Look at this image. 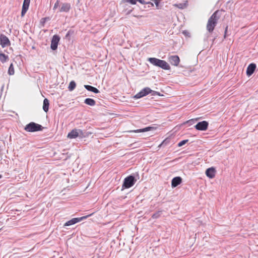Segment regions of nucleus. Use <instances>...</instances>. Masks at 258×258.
Masks as SVG:
<instances>
[{
  "instance_id": "nucleus-1",
  "label": "nucleus",
  "mask_w": 258,
  "mask_h": 258,
  "mask_svg": "<svg viewBox=\"0 0 258 258\" xmlns=\"http://www.w3.org/2000/svg\"><path fill=\"white\" fill-rule=\"evenodd\" d=\"M218 14V11H215L208 20L206 28L207 31L210 33L213 32L215 27L218 23V21L219 19Z\"/></svg>"
},
{
  "instance_id": "nucleus-2",
  "label": "nucleus",
  "mask_w": 258,
  "mask_h": 258,
  "mask_svg": "<svg viewBox=\"0 0 258 258\" xmlns=\"http://www.w3.org/2000/svg\"><path fill=\"white\" fill-rule=\"evenodd\" d=\"M148 60L154 66L160 67L164 70H169L170 69V67L169 64L165 60H161L155 57L149 58Z\"/></svg>"
},
{
  "instance_id": "nucleus-3",
  "label": "nucleus",
  "mask_w": 258,
  "mask_h": 258,
  "mask_svg": "<svg viewBox=\"0 0 258 258\" xmlns=\"http://www.w3.org/2000/svg\"><path fill=\"white\" fill-rule=\"evenodd\" d=\"M42 125L36 123L34 122H31L27 124L25 127V130L28 132H35L37 131H42L43 129Z\"/></svg>"
},
{
  "instance_id": "nucleus-4",
  "label": "nucleus",
  "mask_w": 258,
  "mask_h": 258,
  "mask_svg": "<svg viewBox=\"0 0 258 258\" xmlns=\"http://www.w3.org/2000/svg\"><path fill=\"white\" fill-rule=\"evenodd\" d=\"M136 180L132 175H130L124 179L122 187L124 188H128L133 186L135 184Z\"/></svg>"
},
{
  "instance_id": "nucleus-5",
  "label": "nucleus",
  "mask_w": 258,
  "mask_h": 258,
  "mask_svg": "<svg viewBox=\"0 0 258 258\" xmlns=\"http://www.w3.org/2000/svg\"><path fill=\"white\" fill-rule=\"evenodd\" d=\"M93 214V213H92L90 215L83 216L82 217L73 218L71 220H70L67 221L66 223H65V224H64V226H70V225L75 224L77 223H78V222L81 221L82 220H83L84 219H87V218L91 216Z\"/></svg>"
},
{
  "instance_id": "nucleus-6",
  "label": "nucleus",
  "mask_w": 258,
  "mask_h": 258,
  "mask_svg": "<svg viewBox=\"0 0 258 258\" xmlns=\"http://www.w3.org/2000/svg\"><path fill=\"white\" fill-rule=\"evenodd\" d=\"M152 92V90L149 87H146L140 91L138 93L136 94L134 98L135 99H139L142 97H143L149 93H151Z\"/></svg>"
},
{
  "instance_id": "nucleus-7",
  "label": "nucleus",
  "mask_w": 258,
  "mask_h": 258,
  "mask_svg": "<svg viewBox=\"0 0 258 258\" xmlns=\"http://www.w3.org/2000/svg\"><path fill=\"white\" fill-rule=\"evenodd\" d=\"M0 45L3 48L9 46L11 45V42L9 38L4 34H1L0 36Z\"/></svg>"
},
{
  "instance_id": "nucleus-8",
  "label": "nucleus",
  "mask_w": 258,
  "mask_h": 258,
  "mask_svg": "<svg viewBox=\"0 0 258 258\" xmlns=\"http://www.w3.org/2000/svg\"><path fill=\"white\" fill-rule=\"evenodd\" d=\"M83 132L81 130L74 129L71 131L68 135V137L70 139L76 138L79 136H83Z\"/></svg>"
},
{
  "instance_id": "nucleus-9",
  "label": "nucleus",
  "mask_w": 258,
  "mask_h": 258,
  "mask_svg": "<svg viewBox=\"0 0 258 258\" xmlns=\"http://www.w3.org/2000/svg\"><path fill=\"white\" fill-rule=\"evenodd\" d=\"M59 40L60 37L58 35H55L52 37L50 47L53 50H55L57 49Z\"/></svg>"
},
{
  "instance_id": "nucleus-10",
  "label": "nucleus",
  "mask_w": 258,
  "mask_h": 258,
  "mask_svg": "<svg viewBox=\"0 0 258 258\" xmlns=\"http://www.w3.org/2000/svg\"><path fill=\"white\" fill-rule=\"evenodd\" d=\"M168 61L174 66H178L180 62V58L178 55H171L168 57Z\"/></svg>"
},
{
  "instance_id": "nucleus-11",
  "label": "nucleus",
  "mask_w": 258,
  "mask_h": 258,
  "mask_svg": "<svg viewBox=\"0 0 258 258\" xmlns=\"http://www.w3.org/2000/svg\"><path fill=\"white\" fill-rule=\"evenodd\" d=\"M208 126V122L206 121H203L198 122L195 126V128L199 131H206Z\"/></svg>"
},
{
  "instance_id": "nucleus-12",
  "label": "nucleus",
  "mask_w": 258,
  "mask_h": 258,
  "mask_svg": "<svg viewBox=\"0 0 258 258\" xmlns=\"http://www.w3.org/2000/svg\"><path fill=\"white\" fill-rule=\"evenodd\" d=\"M30 0H24L22 6V9L21 12V16L23 17L27 11H28L29 7Z\"/></svg>"
},
{
  "instance_id": "nucleus-13",
  "label": "nucleus",
  "mask_w": 258,
  "mask_h": 258,
  "mask_svg": "<svg viewBox=\"0 0 258 258\" xmlns=\"http://www.w3.org/2000/svg\"><path fill=\"white\" fill-rule=\"evenodd\" d=\"M216 172V169L212 167L206 170V174L210 178H213L215 176Z\"/></svg>"
},
{
  "instance_id": "nucleus-14",
  "label": "nucleus",
  "mask_w": 258,
  "mask_h": 258,
  "mask_svg": "<svg viewBox=\"0 0 258 258\" xmlns=\"http://www.w3.org/2000/svg\"><path fill=\"white\" fill-rule=\"evenodd\" d=\"M71 5L69 3H65L61 5V8L59 9V12H68L71 9Z\"/></svg>"
},
{
  "instance_id": "nucleus-15",
  "label": "nucleus",
  "mask_w": 258,
  "mask_h": 258,
  "mask_svg": "<svg viewBox=\"0 0 258 258\" xmlns=\"http://www.w3.org/2000/svg\"><path fill=\"white\" fill-rule=\"evenodd\" d=\"M182 182V179L180 177H175L171 181L172 187H175L179 185Z\"/></svg>"
},
{
  "instance_id": "nucleus-16",
  "label": "nucleus",
  "mask_w": 258,
  "mask_h": 258,
  "mask_svg": "<svg viewBox=\"0 0 258 258\" xmlns=\"http://www.w3.org/2000/svg\"><path fill=\"white\" fill-rule=\"evenodd\" d=\"M256 68V65L254 63H250L247 67L246 70V74L249 76L251 75Z\"/></svg>"
},
{
  "instance_id": "nucleus-17",
  "label": "nucleus",
  "mask_w": 258,
  "mask_h": 258,
  "mask_svg": "<svg viewBox=\"0 0 258 258\" xmlns=\"http://www.w3.org/2000/svg\"><path fill=\"white\" fill-rule=\"evenodd\" d=\"M188 6V1H185L183 3H180V4H175L173 5V6L175 7H176L179 9H185Z\"/></svg>"
},
{
  "instance_id": "nucleus-18",
  "label": "nucleus",
  "mask_w": 258,
  "mask_h": 258,
  "mask_svg": "<svg viewBox=\"0 0 258 258\" xmlns=\"http://www.w3.org/2000/svg\"><path fill=\"white\" fill-rule=\"evenodd\" d=\"M123 3H128L132 5L136 4L137 2H139L142 4H146V3L144 0H122Z\"/></svg>"
},
{
  "instance_id": "nucleus-19",
  "label": "nucleus",
  "mask_w": 258,
  "mask_h": 258,
  "mask_svg": "<svg viewBox=\"0 0 258 258\" xmlns=\"http://www.w3.org/2000/svg\"><path fill=\"white\" fill-rule=\"evenodd\" d=\"M49 103L48 100L46 98L44 99L43 100V109L45 112L48 111L49 109Z\"/></svg>"
},
{
  "instance_id": "nucleus-20",
  "label": "nucleus",
  "mask_w": 258,
  "mask_h": 258,
  "mask_svg": "<svg viewBox=\"0 0 258 258\" xmlns=\"http://www.w3.org/2000/svg\"><path fill=\"white\" fill-rule=\"evenodd\" d=\"M154 128V127L149 126V127H145V128H144L142 129H139V130L130 131V132H135V133L146 132L149 131L151 130L152 129H153Z\"/></svg>"
},
{
  "instance_id": "nucleus-21",
  "label": "nucleus",
  "mask_w": 258,
  "mask_h": 258,
  "mask_svg": "<svg viewBox=\"0 0 258 258\" xmlns=\"http://www.w3.org/2000/svg\"><path fill=\"white\" fill-rule=\"evenodd\" d=\"M85 88L88 91L93 92L95 93H98L99 92V91L96 88L90 86V85H85Z\"/></svg>"
},
{
  "instance_id": "nucleus-22",
  "label": "nucleus",
  "mask_w": 258,
  "mask_h": 258,
  "mask_svg": "<svg viewBox=\"0 0 258 258\" xmlns=\"http://www.w3.org/2000/svg\"><path fill=\"white\" fill-rule=\"evenodd\" d=\"M9 60V56L5 54L0 52V61L2 63H5Z\"/></svg>"
},
{
  "instance_id": "nucleus-23",
  "label": "nucleus",
  "mask_w": 258,
  "mask_h": 258,
  "mask_svg": "<svg viewBox=\"0 0 258 258\" xmlns=\"http://www.w3.org/2000/svg\"><path fill=\"white\" fill-rule=\"evenodd\" d=\"M85 103L90 106H94L95 105V101L91 98H86L84 101Z\"/></svg>"
},
{
  "instance_id": "nucleus-24",
  "label": "nucleus",
  "mask_w": 258,
  "mask_h": 258,
  "mask_svg": "<svg viewBox=\"0 0 258 258\" xmlns=\"http://www.w3.org/2000/svg\"><path fill=\"white\" fill-rule=\"evenodd\" d=\"M76 83L74 81H72L70 83L68 89L70 91H73L76 88Z\"/></svg>"
},
{
  "instance_id": "nucleus-25",
  "label": "nucleus",
  "mask_w": 258,
  "mask_h": 258,
  "mask_svg": "<svg viewBox=\"0 0 258 258\" xmlns=\"http://www.w3.org/2000/svg\"><path fill=\"white\" fill-rule=\"evenodd\" d=\"M15 73V70L13 66V63H11L9 67V70H8V74L10 75H13Z\"/></svg>"
},
{
  "instance_id": "nucleus-26",
  "label": "nucleus",
  "mask_w": 258,
  "mask_h": 258,
  "mask_svg": "<svg viewBox=\"0 0 258 258\" xmlns=\"http://www.w3.org/2000/svg\"><path fill=\"white\" fill-rule=\"evenodd\" d=\"M161 214V211H158L156 213H155L152 215V218L153 219H157L160 217Z\"/></svg>"
},
{
  "instance_id": "nucleus-27",
  "label": "nucleus",
  "mask_w": 258,
  "mask_h": 258,
  "mask_svg": "<svg viewBox=\"0 0 258 258\" xmlns=\"http://www.w3.org/2000/svg\"><path fill=\"white\" fill-rule=\"evenodd\" d=\"M187 142H188L187 140H182L178 143V146L179 147H181V146H183V145H184L185 143H186Z\"/></svg>"
},
{
  "instance_id": "nucleus-28",
  "label": "nucleus",
  "mask_w": 258,
  "mask_h": 258,
  "mask_svg": "<svg viewBox=\"0 0 258 258\" xmlns=\"http://www.w3.org/2000/svg\"><path fill=\"white\" fill-rule=\"evenodd\" d=\"M59 1L58 0H57L54 5L53 10L56 9L57 8V7L59 6Z\"/></svg>"
},
{
  "instance_id": "nucleus-29",
  "label": "nucleus",
  "mask_w": 258,
  "mask_h": 258,
  "mask_svg": "<svg viewBox=\"0 0 258 258\" xmlns=\"http://www.w3.org/2000/svg\"><path fill=\"white\" fill-rule=\"evenodd\" d=\"M169 143V141L167 139H165L162 142V144H163V145H167V144Z\"/></svg>"
},
{
  "instance_id": "nucleus-30",
  "label": "nucleus",
  "mask_w": 258,
  "mask_h": 258,
  "mask_svg": "<svg viewBox=\"0 0 258 258\" xmlns=\"http://www.w3.org/2000/svg\"><path fill=\"white\" fill-rule=\"evenodd\" d=\"M152 95H158V96H160V94L159 92H156V91H152Z\"/></svg>"
},
{
  "instance_id": "nucleus-31",
  "label": "nucleus",
  "mask_w": 258,
  "mask_h": 258,
  "mask_svg": "<svg viewBox=\"0 0 258 258\" xmlns=\"http://www.w3.org/2000/svg\"><path fill=\"white\" fill-rule=\"evenodd\" d=\"M227 30H228V26H227L226 27L225 30V33H224V38H225L226 37V34H227Z\"/></svg>"
},
{
  "instance_id": "nucleus-32",
  "label": "nucleus",
  "mask_w": 258,
  "mask_h": 258,
  "mask_svg": "<svg viewBox=\"0 0 258 258\" xmlns=\"http://www.w3.org/2000/svg\"><path fill=\"white\" fill-rule=\"evenodd\" d=\"M154 2H155V3L156 5L157 6H158V5H159V2H158V0H154Z\"/></svg>"
},
{
  "instance_id": "nucleus-33",
  "label": "nucleus",
  "mask_w": 258,
  "mask_h": 258,
  "mask_svg": "<svg viewBox=\"0 0 258 258\" xmlns=\"http://www.w3.org/2000/svg\"><path fill=\"white\" fill-rule=\"evenodd\" d=\"M163 144H162V143L158 146V148H160Z\"/></svg>"
},
{
  "instance_id": "nucleus-34",
  "label": "nucleus",
  "mask_w": 258,
  "mask_h": 258,
  "mask_svg": "<svg viewBox=\"0 0 258 258\" xmlns=\"http://www.w3.org/2000/svg\"><path fill=\"white\" fill-rule=\"evenodd\" d=\"M2 176L0 175V178H2Z\"/></svg>"
}]
</instances>
